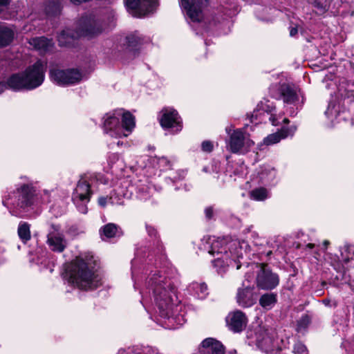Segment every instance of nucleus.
I'll return each instance as SVG.
<instances>
[{
	"label": "nucleus",
	"mask_w": 354,
	"mask_h": 354,
	"mask_svg": "<svg viewBox=\"0 0 354 354\" xmlns=\"http://www.w3.org/2000/svg\"><path fill=\"white\" fill-rule=\"evenodd\" d=\"M64 277L69 283L84 290H94L102 284L92 257L76 258L67 266Z\"/></svg>",
	"instance_id": "3"
},
{
	"label": "nucleus",
	"mask_w": 354,
	"mask_h": 354,
	"mask_svg": "<svg viewBox=\"0 0 354 354\" xmlns=\"http://www.w3.org/2000/svg\"><path fill=\"white\" fill-rule=\"evenodd\" d=\"M34 188L30 184H24L21 186L14 197L3 201L11 214L23 217L31 209L34 204Z\"/></svg>",
	"instance_id": "7"
},
{
	"label": "nucleus",
	"mask_w": 354,
	"mask_h": 354,
	"mask_svg": "<svg viewBox=\"0 0 354 354\" xmlns=\"http://www.w3.org/2000/svg\"><path fill=\"white\" fill-rule=\"evenodd\" d=\"M326 305H328V301L326 300H324L323 301Z\"/></svg>",
	"instance_id": "55"
},
{
	"label": "nucleus",
	"mask_w": 354,
	"mask_h": 354,
	"mask_svg": "<svg viewBox=\"0 0 354 354\" xmlns=\"http://www.w3.org/2000/svg\"><path fill=\"white\" fill-rule=\"evenodd\" d=\"M257 346L266 353L274 351V346L272 345V339L266 333L263 335L256 334Z\"/></svg>",
	"instance_id": "29"
},
{
	"label": "nucleus",
	"mask_w": 354,
	"mask_h": 354,
	"mask_svg": "<svg viewBox=\"0 0 354 354\" xmlns=\"http://www.w3.org/2000/svg\"><path fill=\"white\" fill-rule=\"evenodd\" d=\"M310 323V318L308 315H303L297 322V330L302 333L306 330Z\"/></svg>",
	"instance_id": "35"
},
{
	"label": "nucleus",
	"mask_w": 354,
	"mask_h": 354,
	"mask_svg": "<svg viewBox=\"0 0 354 354\" xmlns=\"http://www.w3.org/2000/svg\"><path fill=\"white\" fill-rule=\"evenodd\" d=\"M142 354H160L156 348L146 346L142 349Z\"/></svg>",
	"instance_id": "40"
},
{
	"label": "nucleus",
	"mask_w": 354,
	"mask_h": 354,
	"mask_svg": "<svg viewBox=\"0 0 354 354\" xmlns=\"http://www.w3.org/2000/svg\"><path fill=\"white\" fill-rule=\"evenodd\" d=\"M250 194L252 199L258 201H262L269 198V192L264 187L254 189L250 192Z\"/></svg>",
	"instance_id": "34"
},
{
	"label": "nucleus",
	"mask_w": 354,
	"mask_h": 354,
	"mask_svg": "<svg viewBox=\"0 0 354 354\" xmlns=\"http://www.w3.org/2000/svg\"><path fill=\"white\" fill-rule=\"evenodd\" d=\"M201 248L215 257L212 261L213 266L222 274L233 263L236 264V269L241 268V265L237 261L246 253L249 245L244 241L207 236L203 239Z\"/></svg>",
	"instance_id": "2"
},
{
	"label": "nucleus",
	"mask_w": 354,
	"mask_h": 354,
	"mask_svg": "<svg viewBox=\"0 0 354 354\" xmlns=\"http://www.w3.org/2000/svg\"><path fill=\"white\" fill-rule=\"evenodd\" d=\"M152 292L154 303L158 308L156 313L159 324L167 329H175L186 322L183 313H180L182 307L177 304L176 290L169 279L159 274L150 275L146 282L145 289L140 290L141 303L147 309V295Z\"/></svg>",
	"instance_id": "1"
},
{
	"label": "nucleus",
	"mask_w": 354,
	"mask_h": 354,
	"mask_svg": "<svg viewBox=\"0 0 354 354\" xmlns=\"http://www.w3.org/2000/svg\"><path fill=\"white\" fill-rule=\"evenodd\" d=\"M135 126V118L129 111L118 110L104 117V131L112 138L120 139L129 136Z\"/></svg>",
	"instance_id": "5"
},
{
	"label": "nucleus",
	"mask_w": 354,
	"mask_h": 354,
	"mask_svg": "<svg viewBox=\"0 0 354 354\" xmlns=\"http://www.w3.org/2000/svg\"><path fill=\"white\" fill-rule=\"evenodd\" d=\"M248 277H249V276H247L246 281H249V279H248Z\"/></svg>",
	"instance_id": "57"
},
{
	"label": "nucleus",
	"mask_w": 354,
	"mask_h": 354,
	"mask_svg": "<svg viewBox=\"0 0 354 354\" xmlns=\"http://www.w3.org/2000/svg\"><path fill=\"white\" fill-rule=\"evenodd\" d=\"M344 111L342 109L340 103L336 99L330 101L328 108L325 111V115L329 121V125L333 126L336 122H339L340 120L345 119Z\"/></svg>",
	"instance_id": "20"
},
{
	"label": "nucleus",
	"mask_w": 354,
	"mask_h": 354,
	"mask_svg": "<svg viewBox=\"0 0 354 354\" xmlns=\"http://www.w3.org/2000/svg\"><path fill=\"white\" fill-rule=\"evenodd\" d=\"M297 131V127L292 125L289 127H282L279 131L270 134L263 139V143L266 145L278 143L281 140L292 136Z\"/></svg>",
	"instance_id": "21"
},
{
	"label": "nucleus",
	"mask_w": 354,
	"mask_h": 354,
	"mask_svg": "<svg viewBox=\"0 0 354 354\" xmlns=\"http://www.w3.org/2000/svg\"><path fill=\"white\" fill-rule=\"evenodd\" d=\"M46 68V62L39 59L23 71L12 73L7 79L9 89L17 92L39 87L44 82Z\"/></svg>",
	"instance_id": "4"
},
{
	"label": "nucleus",
	"mask_w": 354,
	"mask_h": 354,
	"mask_svg": "<svg viewBox=\"0 0 354 354\" xmlns=\"http://www.w3.org/2000/svg\"><path fill=\"white\" fill-rule=\"evenodd\" d=\"M259 178L263 183L272 182L276 177L277 171L274 168L269 165H265L261 167L259 173Z\"/></svg>",
	"instance_id": "30"
},
{
	"label": "nucleus",
	"mask_w": 354,
	"mask_h": 354,
	"mask_svg": "<svg viewBox=\"0 0 354 354\" xmlns=\"http://www.w3.org/2000/svg\"><path fill=\"white\" fill-rule=\"evenodd\" d=\"M95 182V177L94 176L82 177L73 192L72 201L78 211L82 214L87 213V204L89 203L91 196L94 192Z\"/></svg>",
	"instance_id": "8"
},
{
	"label": "nucleus",
	"mask_w": 354,
	"mask_h": 354,
	"mask_svg": "<svg viewBox=\"0 0 354 354\" xmlns=\"http://www.w3.org/2000/svg\"><path fill=\"white\" fill-rule=\"evenodd\" d=\"M240 169H241V174H238L239 175L243 176V175L246 174V167L244 165H241L240 166Z\"/></svg>",
	"instance_id": "47"
},
{
	"label": "nucleus",
	"mask_w": 354,
	"mask_h": 354,
	"mask_svg": "<svg viewBox=\"0 0 354 354\" xmlns=\"http://www.w3.org/2000/svg\"><path fill=\"white\" fill-rule=\"evenodd\" d=\"M306 247H307L308 248H309V249H312V248H313L315 247V245H314V244H313V243H308V244L306 245Z\"/></svg>",
	"instance_id": "51"
},
{
	"label": "nucleus",
	"mask_w": 354,
	"mask_h": 354,
	"mask_svg": "<svg viewBox=\"0 0 354 354\" xmlns=\"http://www.w3.org/2000/svg\"><path fill=\"white\" fill-rule=\"evenodd\" d=\"M10 0H0V13L4 12L8 8Z\"/></svg>",
	"instance_id": "41"
},
{
	"label": "nucleus",
	"mask_w": 354,
	"mask_h": 354,
	"mask_svg": "<svg viewBox=\"0 0 354 354\" xmlns=\"http://www.w3.org/2000/svg\"><path fill=\"white\" fill-rule=\"evenodd\" d=\"M205 215H206L207 218H212V214H213V210L211 207L206 208L205 210Z\"/></svg>",
	"instance_id": "45"
},
{
	"label": "nucleus",
	"mask_w": 354,
	"mask_h": 354,
	"mask_svg": "<svg viewBox=\"0 0 354 354\" xmlns=\"http://www.w3.org/2000/svg\"><path fill=\"white\" fill-rule=\"evenodd\" d=\"M6 89H9L7 84V81L0 82V94L3 93Z\"/></svg>",
	"instance_id": "43"
},
{
	"label": "nucleus",
	"mask_w": 354,
	"mask_h": 354,
	"mask_svg": "<svg viewBox=\"0 0 354 354\" xmlns=\"http://www.w3.org/2000/svg\"><path fill=\"white\" fill-rule=\"evenodd\" d=\"M127 49L129 51H133L137 48L142 45L143 44L149 41V38H146L140 35L139 32H136L134 33L128 35L126 39Z\"/></svg>",
	"instance_id": "26"
},
{
	"label": "nucleus",
	"mask_w": 354,
	"mask_h": 354,
	"mask_svg": "<svg viewBox=\"0 0 354 354\" xmlns=\"http://www.w3.org/2000/svg\"><path fill=\"white\" fill-rule=\"evenodd\" d=\"M202 150L205 152H210L213 149V145L209 141H204L201 144Z\"/></svg>",
	"instance_id": "39"
},
{
	"label": "nucleus",
	"mask_w": 354,
	"mask_h": 354,
	"mask_svg": "<svg viewBox=\"0 0 354 354\" xmlns=\"http://www.w3.org/2000/svg\"><path fill=\"white\" fill-rule=\"evenodd\" d=\"M226 131L230 134L227 148L233 153L245 154L250 151L254 144L250 138L249 134L242 129L234 130L230 133L231 129L227 127Z\"/></svg>",
	"instance_id": "9"
},
{
	"label": "nucleus",
	"mask_w": 354,
	"mask_h": 354,
	"mask_svg": "<svg viewBox=\"0 0 354 354\" xmlns=\"http://www.w3.org/2000/svg\"><path fill=\"white\" fill-rule=\"evenodd\" d=\"M50 78L57 85L68 86L80 82L84 78V74L77 68H52L50 71Z\"/></svg>",
	"instance_id": "13"
},
{
	"label": "nucleus",
	"mask_w": 354,
	"mask_h": 354,
	"mask_svg": "<svg viewBox=\"0 0 354 354\" xmlns=\"http://www.w3.org/2000/svg\"><path fill=\"white\" fill-rule=\"evenodd\" d=\"M102 240L120 236L122 234L120 229L114 223H108L100 230Z\"/></svg>",
	"instance_id": "27"
},
{
	"label": "nucleus",
	"mask_w": 354,
	"mask_h": 354,
	"mask_svg": "<svg viewBox=\"0 0 354 354\" xmlns=\"http://www.w3.org/2000/svg\"><path fill=\"white\" fill-rule=\"evenodd\" d=\"M252 270L256 273V283L259 288L272 290L279 284V277L266 264L253 263Z\"/></svg>",
	"instance_id": "11"
},
{
	"label": "nucleus",
	"mask_w": 354,
	"mask_h": 354,
	"mask_svg": "<svg viewBox=\"0 0 354 354\" xmlns=\"http://www.w3.org/2000/svg\"><path fill=\"white\" fill-rule=\"evenodd\" d=\"M109 201L112 205H124V198L120 193H114L109 198Z\"/></svg>",
	"instance_id": "37"
},
{
	"label": "nucleus",
	"mask_w": 354,
	"mask_h": 354,
	"mask_svg": "<svg viewBox=\"0 0 354 354\" xmlns=\"http://www.w3.org/2000/svg\"><path fill=\"white\" fill-rule=\"evenodd\" d=\"M258 297L254 286L246 285L244 281L243 287L237 290L236 301L238 305L242 308H249L253 306Z\"/></svg>",
	"instance_id": "18"
},
{
	"label": "nucleus",
	"mask_w": 354,
	"mask_h": 354,
	"mask_svg": "<svg viewBox=\"0 0 354 354\" xmlns=\"http://www.w3.org/2000/svg\"><path fill=\"white\" fill-rule=\"evenodd\" d=\"M43 193H44V201L47 202V203L50 202V200L48 198L49 195H50V192L48 190L44 189L43 191Z\"/></svg>",
	"instance_id": "46"
},
{
	"label": "nucleus",
	"mask_w": 354,
	"mask_h": 354,
	"mask_svg": "<svg viewBox=\"0 0 354 354\" xmlns=\"http://www.w3.org/2000/svg\"><path fill=\"white\" fill-rule=\"evenodd\" d=\"M17 233L20 239L26 243L31 238L30 225L26 222H20L17 229Z\"/></svg>",
	"instance_id": "32"
},
{
	"label": "nucleus",
	"mask_w": 354,
	"mask_h": 354,
	"mask_svg": "<svg viewBox=\"0 0 354 354\" xmlns=\"http://www.w3.org/2000/svg\"><path fill=\"white\" fill-rule=\"evenodd\" d=\"M46 244L49 249L54 252L61 253L67 248L68 242L62 231L60 225L56 224L50 225Z\"/></svg>",
	"instance_id": "15"
},
{
	"label": "nucleus",
	"mask_w": 354,
	"mask_h": 354,
	"mask_svg": "<svg viewBox=\"0 0 354 354\" xmlns=\"http://www.w3.org/2000/svg\"><path fill=\"white\" fill-rule=\"evenodd\" d=\"M208 0H180V6L189 23H201L204 19L203 8Z\"/></svg>",
	"instance_id": "14"
},
{
	"label": "nucleus",
	"mask_w": 354,
	"mask_h": 354,
	"mask_svg": "<svg viewBox=\"0 0 354 354\" xmlns=\"http://www.w3.org/2000/svg\"><path fill=\"white\" fill-rule=\"evenodd\" d=\"M277 302L276 295L274 293H266L259 299L260 305L266 309H270Z\"/></svg>",
	"instance_id": "33"
},
{
	"label": "nucleus",
	"mask_w": 354,
	"mask_h": 354,
	"mask_svg": "<svg viewBox=\"0 0 354 354\" xmlns=\"http://www.w3.org/2000/svg\"><path fill=\"white\" fill-rule=\"evenodd\" d=\"M248 322L246 315L240 310L230 312L226 317L227 326L234 333L243 331L246 328Z\"/></svg>",
	"instance_id": "19"
},
{
	"label": "nucleus",
	"mask_w": 354,
	"mask_h": 354,
	"mask_svg": "<svg viewBox=\"0 0 354 354\" xmlns=\"http://www.w3.org/2000/svg\"><path fill=\"white\" fill-rule=\"evenodd\" d=\"M326 261L338 272L354 268V245H344L341 249V259L335 254H326Z\"/></svg>",
	"instance_id": "12"
},
{
	"label": "nucleus",
	"mask_w": 354,
	"mask_h": 354,
	"mask_svg": "<svg viewBox=\"0 0 354 354\" xmlns=\"http://www.w3.org/2000/svg\"><path fill=\"white\" fill-rule=\"evenodd\" d=\"M201 354H225V348L218 341L213 338H207L201 343Z\"/></svg>",
	"instance_id": "23"
},
{
	"label": "nucleus",
	"mask_w": 354,
	"mask_h": 354,
	"mask_svg": "<svg viewBox=\"0 0 354 354\" xmlns=\"http://www.w3.org/2000/svg\"><path fill=\"white\" fill-rule=\"evenodd\" d=\"M139 192H140V193L144 192H145L144 188H142V189H139Z\"/></svg>",
	"instance_id": "54"
},
{
	"label": "nucleus",
	"mask_w": 354,
	"mask_h": 354,
	"mask_svg": "<svg viewBox=\"0 0 354 354\" xmlns=\"http://www.w3.org/2000/svg\"><path fill=\"white\" fill-rule=\"evenodd\" d=\"M159 120L161 127L165 129H171L174 133L182 130V119L176 110L171 107L162 109L160 113Z\"/></svg>",
	"instance_id": "17"
},
{
	"label": "nucleus",
	"mask_w": 354,
	"mask_h": 354,
	"mask_svg": "<svg viewBox=\"0 0 354 354\" xmlns=\"http://www.w3.org/2000/svg\"><path fill=\"white\" fill-rule=\"evenodd\" d=\"M29 44L40 53L49 51L53 47V41L44 37L31 38L28 41Z\"/></svg>",
	"instance_id": "25"
},
{
	"label": "nucleus",
	"mask_w": 354,
	"mask_h": 354,
	"mask_svg": "<svg viewBox=\"0 0 354 354\" xmlns=\"http://www.w3.org/2000/svg\"><path fill=\"white\" fill-rule=\"evenodd\" d=\"M107 162L110 169L115 171H122L125 167L123 158L117 153H109L107 158Z\"/></svg>",
	"instance_id": "28"
},
{
	"label": "nucleus",
	"mask_w": 354,
	"mask_h": 354,
	"mask_svg": "<svg viewBox=\"0 0 354 354\" xmlns=\"http://www.w3.org/2000/svg\"><path fill=\"white\" fill-rule=\"evenodd\" d=\"M297 28L294 27V28H291L290 30V35L291 37H293L295 35H296L297 34Z\"/></svg>",
	"instance_id": "48"
},
{
	"label": "nucleus",
	"mask_w": 354,
	"mask_h": 354,
	"mask_svg": "<svg viewBox=\"0 0 354 354\" xmlns=\"http://www.w3.org/2000/svg\"><path fill=\"white\" fill-rule=\"evenodd\" d=\"M17 30L14 26L0 23V48H4L14 41Z\"/></svg>",
	"instance_id": "24"
},
{
	"label": "nucleus",
	"mask_w": 354,
	"mask_h": 354,
	"mask_svg": "<svg viewBox=\"0 0 354 354\" xmlns=\"http://www.w3.org/2000/svg\"><path fill=\"white\" fill-rule=\"evenodd\" d=\"M281 97L285 107L289 109L287 111L292 116L296 115L301 109L305 101L304 93L300 88L287 85L281 87Z\"/></svg>",
	"instance_id": "10"
},
{
	"label": "nucleus",
	"mask_w": 354,
	"mask_h": 354,
	"mask_svg": "<svg viewBox=\"0 0 354 354\" xmlns=\"http://www.w3.org/2000/svg\"><path fill=\"white\" fill-rule=\"evenodd\" d=\"M295 354H308L307 348L301 342H297L293 347Z\"/></svg>",
	"instance_id": "38"
},
{
	"label": "nucleus",
	"mask_w": 354,
	"mask_h": 354,
	"mask_svg": "<svg viewBox=\"0 0 354 354\" xmlns=\"http://www.w3.org/2000/svg\"><path fill=\"white\" fill-rule=\"evenodd\" d=\"M329 244V241H324L323 242V245L326 248V247L328 246V245Z\"/></svg>",
	"instance_id": "52"
},
{
	"label": "nucleus",
	"mask_w": 354,
	"mask_h": 354,
	"mask_svg": "<svg viewBox=\"0 0 354 354\" xmlns=\"http://www.w3.org/2000/svg\"><path fill=\"white\" fill-rule=\"evenodd\" d=\"M274 106L272 103L269 101L261 102L257 105V108L254 111L252 115L251 121L254 122L255 120H257L259 115H265L266 113L268 115L270 114L269 120L271 122L272 125L277 126L279 124V122L277 121V119L275 116L272 113V111L274 109Z\"/></svg>",
	"instance_id": "22"
},
{
	"label": "nucleus",
	"mask_w": 354,
	"mask_h": 354,
	"mask_svg": "<svg viewBox=\"0 0 354 354\" xmlns=\"http://www.w3.org/2000/svg\"><path fill=\"white\" fill-rule=\"evenodd\" d=\"M53 7L55 8V12L53 13V14H50L49 13V11L48 10V15H51L52 16H55V15H58L60 14V8L59 6L57 5V4H53Z\"/></svg>",
	"instance_id": "44"
},
{
	"label": "nucleus",
	"mask_w": 354,
	"mask_h": 354,
	"mask_svg": "<svg viewBox=\"0 0 354 354\" xmlns=\"http://www.w3.org/2000/svg\"><path fill=\"white\" fill-rule=\"evenodd\" d=\"M109 198L104 196H100L98 198V205L102 207H104L107 203Z\"/></svg>",
	"instance_id": "42"
},
{
	"label": "nucleus",
	"mask_w": 354,
	"mask_h": 354,
	"mask_svg": "<svg viewBox=\"0 0 354 354\" xmlns=\"http://www.w3.org/2000/svg\"><path fill=\"white\" fill-rule=\"evenodd\" d=\"M283 122L284 123H288V122H289V120H288L287 118H284V119L283 120Z\"/></svg>",
	"instance_id": "53"
},
{
	"label": "nucleus",
	"mask_w": 354,
	"mask_h": 354,
	"mask_svg": "<svg viewBox=\"0 0 354 354\" xmlns=\"http://www.w3.org/2000/svg\"><path fill=\"white\" fill-rule=\"evenodd\" d=\"M153 161H156L158 167L161 170L169 169L171 167L170 161L164 156L156 158Z\"/></svg>",
	"instance_id": "36"
},
{
	"label": "nucleus",
	"mask_w": 354,
	"mask_h": 354,
	"mask_svg": "<svg viewBox=\"0 0 354 354\" xmlns=\"http://www.w3.org/2000/svg\"><path fill=\"white\" fill-rule=\"evenodd\" d=\"M115 144L118 145V146H127L128 145V143L127 142H124L122 141H120V140H118Z\"/></svg>",
	"instance_id": "49"
},
{
	"label": "nucleus",
	"mask_w": 354,
	"mask_h": 354,
	"mask_svg": "<svg viewBox=\"0 0 354 354\" xmlns=\"http://www.w3.org/2000/svg\"><path fill=\"white\" fill-rule=\"evenodd\" d=\"M189 290L193 292L194 296L203 299L208 295L207 286L205 283L194 282L189 286Z\"/></svg>",
	"instance_id": "31"
},
{
	"label": "nucleus",
	"mask_w": 354,
	"mask_h": 354,
	"mask_svg": "<svg viewBox=\"0 0 354 354\" xmlns=\"http://www.w3.org/2000/svg\"><path fill=\"white\" fill-rule=\"evenodd\" d=\"M132 279L134 280V288L135 289H137L138 288V284H137V282L136 281V279H135V273H134V271L132 270Z\"/></svg>",
	"instance_id": "50"
},
{
	"label": "nucleus",
	"mask_w": 354,
	"mask_h": 354,
	"mask_svg": "<svg viewBox=\"0 0 354 354\" xmlns=\"http://www.w3.org/2000/svg\"><path fill=\"white\" fill-rule=\"evenodd\" d=\"M129 14L136 17H142L153 12L158 5L157 0H124Z\"/></svg>",
	"instance_id": "16"
},
{
	"label": "nucleus",
	"mask_w": 354,
	"mask_h": 354,
	"mask_svg": "<svg viewBox=\"0 0 354 354\" xmlns=\"http://www.w3.org/2000/svg\"><path fill=\"white\" fill-rule=\"evenodd\" d=\"M317 253H315V259H318V257H317Z\"/></svg>",
	"instance_id": "56"
},
{
	"label": "nucleus",
	"mask_w": 354,
	"mask_h": 354,
	"mask_svg": "<svg viewBox=\"0 0 354 354\" xmlns=\"http://www.w3.org/2000/svg\"><path fill=\"white\" fill-rule=\"evenodd\" d=\"M104 30L102 22L93 14H86L81 17L77 24L76 35L70 30H64L58 35L60 46L69 45L76 37L92 38L100 35Z\"/></svg>",
	"instance_id": "6"
}]
</instances>
